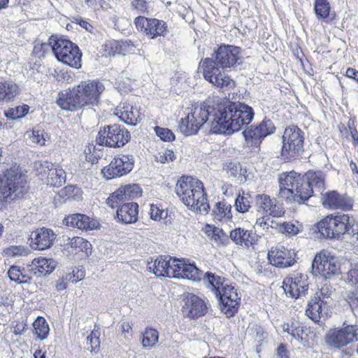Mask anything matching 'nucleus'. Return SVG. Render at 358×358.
<instances>
[{"instance_id": "nucleus-1", "label": "nucleus", "mask_w": 358, "mask_h": 358, "mask_svg": "<svg viewBox=\"0 0 358 358\" xmlns=\"http://www.w3.org/2000/svg\"><path fill=\"white\" fill-rule=\"evenodd\" d=\"M255 117L253 108L243 102H232L217 96L209 97L182 118L178 129L185 136L196 134L205 124L211 133L230 135L250 123Z\"/></svg>"}, {"instance_id": "nucleus-2", "label": "nucleus", "mask_w": 358, "mask_h": 358, "mask_svg": "<svg viewBox=\"0 0 358 358\" xmlns=\"http://www.w3.org/2000/svg\"><path fill=\"white\" fill-rule=\"evenodd\" d=\"M241 63V48L232 45L221 44L211 57L199 62V69L206 80L220 88H233L235 82L222 71Z\"/></svg>"}, {"instance_id": "nucleus-3", "label": "nucleus", "mask_w": 358, "mask_h": 358, "mask_svg": "<svg viewBox=\"0 0 358 358\" xmlns=\"http://www.w3.org/2000/svg\"><path fill=\"white\" fill-rule=\"evenodd\" d=\"M105 90L102 83L96 80L81 81L58 94L57 105L68 111H77L85 107L98 105Z\"/></svg>"}, {"instance_id": "nucleus-4", "label": "nucleus", "mask_w": 358, "mask_h": 358, "mask_svg": "<svg viewBox=\"0 0 358 358\" xmlns=\"http://www.w3.org/2000/svg\"><path fill=\"white\" fill-rule=\"evenodd\" d=\"M315 227L320 238L338 240L346 234L358 239V218L348 214L337 213L327 215Z\"/></svg>"}, {"instance_id": "nucleus-5", "label": "nucleus", "mask_w": 358, "mask_h": 358, "mask_svg": "<svg viewBox=\"0 0 358 358\" xmlns=\"http://www.w3.org/2000/svg\"><path fill=\"white\" fill-rule=\"evenodd\" d=\"M27 192V176L19 166L5 170L0 176V210L11 201L22 198Z\"/></svg>"}, {"instance_id": "nucleus-6", "label": "nucleus", "mask_w": 358, "mask_h": 358, "mask_svg": "<svg viewBox=\"0 0 358 358\" xmlns=\"http://www.w3.org/2000/svg\"><path fill=\"white\" fill-rule=\"evenodd\" d=\"M183 204L200 213H208L210 205L201 181L191 176H182L177 182L175 190Z\"/></svg>"}, {"instance_id": "nucleus-7", "label": "nucleus", "mask_w": 358, "mask_h": 358, "mask_svg": "<svg viewBox=\"0 0 358 358\" xmlns=\"http://www.w3.org/2000/svg\"><path fill=\"white\" fill-rule=\"evenodd\" d=\"M305 133L296 125L285 128L282 136L280 155L287 162L301 157L304 152Z\"/></svg>"}, {"instance_id": "nucleus-8", "label": "nucleus", "mask_w": 358, "mask_h": 358, "mask_svg": "<svg viewBox=\"0 0 358 358\" xmlns=\"http://www.w3.org/2000/svg\"><path fill=\"white\" fill-rule=\"evenodd\" d=\"M50 43L52 53L58 61L76 69L81 68L82 52L76 44L55 36H50Z\"/></svg>"}, {"instance_id": "nucleus-9", "label": "nucleus", "mask_w": 358, "mask_h": 358, "mask_svg": "<svg viewBox=\"0 0 358 358\" xmlns=\"http://www.w3.org/2000/svg\"><path fill=\"white\" fill-rule=\"evenodd\" d=\"M130 138V133L124 127L113 124L100 128L96 137V142L99 145L121 148L127 143Z\"/></svg>"}, {"instance_id": "nucleus-10", "label": "nucleus", "mask_w": 358, "mask_h": 358, "mask_svg": "<svg viewBox=\"0 0 358 358\" xmlns=\"http://www.w3.org/2000/svg\"><path fill=\"white\" fill-rule=\"evenodd\" d=\"M328 346L341 349L350 343L358 341V325L343 322L342 327L330 329L325 337Z\"/></svg>"}, {"instance_id": "nucleus-11", "label": "nucleus", "mask_w": 358, "mask_h": 358, "mask_svg": "<svg viewBox=\"0 0 358 358\" xmlns=\"http://www.w3.org/2000/svg\"><path fill=\"white\" fill-rule=\"evenodd\" d=\"M249 124H245L247 127L243 131V135L247 145L250 147L259 148L263 140L275 131V127L273 121L266 117L257 124L248 126ZM243 127L244 125L241 129Z\"/></svg>"}, {"instance_id": "nucleus-12", "label": "nucleus", "mask_w": 358, "mask_h": 358, "mask_svg": "<svg viewBox=\"0 0 358 358\" xmlns=\"http://www.w3.org/2000/svg\"><path fill=\"white\" fill-rule=\"evenodd\" d=\"M134 166V157L132 155H117L101 169V173L106 180L120 178L129 173Z\"/></svg>"}, {"instance_id": "nucleus-13", "label": "nucleus", "mask_w": 358, "mask_h": 358, "mask_svg": "<svg viewBox=\"0 0 358 358\" xmlns=\"http://www.w3.org/2000/svg\"><path fill=\"white\" fill-rule=\"evenodd\" d=\"M215 296L218 299L220 310L227 317H233L238 312L241 296L234 287L225 282L220 289V294L216 293Z\"/></svg>"}, {"instance_id": "nucleus-14", "label": "nucleus", "mask_w": 358, "mask_h": 358, "mask_svg": "<svg viewBox=\"0 0 358 358\" xmlns=\"http://www.w3.org/2000/svg\"><path fill=\"white\" fill-rule=\"evenodd\" d=\"M134 24L138 31L150 39H155L159 36L165 37L169 32L167 23L157 18L138 16L134 20Z\"/></svg>"}, {"instance_id": "nucleus-15", "label": "nucleus", "mask_w": 358, "mask_h": 358, "mask_svg": "<svg viewBox=\"0 0 358 358\" xmlns=\"http://www.w3.org/2000/svg\"><path fill=\"white\" fill-rule=\"evenodd\" d=\"M340 266L336 258L324 252L317 254L312 263V273L315 276L330 279L339 273Z\"/></svg>"}, {"instance_id": "nucleus-16", "label": "nucleus", "mask_w": 358, "mask_h": 358, "mask_svg": "<svg viewBox=\"0 0 358 358\" xmlns=\"http://www.w3.org/2000/svg\"><path fill=\"white\" fill-rule=\"evenodd\" d=\"M285 294L292 299L306 296L308 290V277L301 272H294L285 278L282 282Z\"/></svg>"}, {"instance_id": "nucleus-17", "label": "nucleus", "mask_w": 358, "mask_h": 358, "mask_svg": "<svg viewBox=\"0 0 358 358\" xmlns=\"http://www.w3.org/2000/svg\"><path fill=\"white\" fill-rule=\"evenodd\" d=\"M321 194L322 205L326 208L343 211L352 210L354 199L346 193L340 194L336 190H331Z\"/></svg>"}, {"instance_id": "nucleus-18", "label": "nucleus", "mask_w": 358, "mask_h": 358, "mask_svg": "<svg viewBox=\"0 0 358 358\" xmlns=\"http://www.w3.org/2000/svg\"><path fill=\"white\" fill-rule=\"evenodd\" d=\"M182 301L183 314L191 319H197L206 314L208 306L205 301L199 296L192 293L184 294Z\"/></svg>"}, {"instance_id": "nucleus-19", "label": "nucleus", "mask_w": 358, "mask_h": 358, "mask_svg": "<svg viewBox=\"0 0 358 358\" xmlns=\"http://www.w3.org/2000/svg\"><path fill=\"white\" fill-rule=\"evenodd\" d=\"M324 288L315 293L308 301L306 309V315L315 322H319L321 318L324 319L327 316V303L322 299V295L324 294Z\"/></svg>"}, {"instance_id": "nucleus-20", "label": "nucleus", "mask_w": 358, "mask_h": 358, "mask_svg": "<svg viewBox=\"0 0 358 358\" xmlns=\"http://www.w3.org/2000/svg\"><path fill=\"white\" fill-rule=\"evenodd\" d=\"M57 235L48 228L37 229L31 233L30 246L34 250H43L50 248L56 239Z\"/></svg>"}, {"instance_id": "nucleus-21", "label": "nucleus", "mask_w": 358, "mask_h": 358, "mask_svg": "<svg viewBox=\"0 0 358 358\" xmlns=\"http://www.w3.org/2000/svg\"><path fill=\"white\" fill-rule=\"evenodd\" d=\"M296 255L294 251L280 246L275 250L268 252V259L272 265L278 268H286L294 264Z\"/></svg>"}, {"instance_id": "nucleus-22", "label": "nucleus", "mask_w": 358, "mask_h": 358, "mask_svg": "<svg viewBox=\"0 0 358 358\" xmlns=\"http://www.w3.org/2000/svg\"><path fill=\"white\" fill-rule=\"evenodd\" d=\"M57 262L53 259L45 257L34 258L31 264H27V271L37 278L43 277L53 272Z\"/></svg>"}, {"instance_id": "nucleus-23", "label": "nucleus", "mask_w": 358, "mask_h": 358, "mask_svg": "<svg viewBox=\"0 0 358 358\" xmlns=\"http://www.w3.org/2000/svg\"><path fill=\"white\" fill-rule=\"evenodd\" d=\"M293 179L294 181H292L291 187H294L296 196L295 202L304 203L313 195L314 190L310 188L303 177H301L300 175L296 176L295 173H293Z\"/></svg>"}, {"instance_id": "nucleus-24", "label": "nucleus", "mask_w": 358, "mask_h": 358, "mask_svg": "<svg viewBox=\"0 0 358 358\" xmlns=\"http://www.w3.org/2000/svg\"><path fill=\"white\" fill-rule=\"evenodd\" d=\"M138 204L136 202L124 203L116 211V218L119 222L132 224L138 220Z\"/></svg>"}, {"instance_id": "nucleus-25", "label": "nucleus", "mask_w": 358, "mask_h": 358, "mask_svg": "<svg viewBox=\"0 0 358 358\" xmlns=\"http://www.w3.org/2000/svg\"><path fill=\"white\" fill-rule=\"evenodd\" d=\"M63 222L68 227L85 231L92 230L97 227V222L95 220H90V217L79 213L66 216Z\"/></svg>"}, {"instance_id": "nucleus-26", "label": "nucleus", "mask_w": 358, "mask_h": 358, "mask_svg": "<svg viewBox=\"0 0 358 358\" xmlns=\"http://www.w3.org/2000/svg\"><path fill=\"white\" fill-rule=\"evenodd\" d=\"M115 113L120 119L129 125H136L141 120L139 110L127 103H121L116 108Z\"/></svg>"}, {"instance_id": "nucleus-27", "label": "nucleus", "mask_w": 358, "mask_h": 358, "mask_svg": "<svg viewBox=\"0 0 358 358\" xmlns=\"http://www.w3.org/2000/svg\"><path fill=\"white\" fill-rule=\"evenodd\" d=\"M256 203L259 208L273 217H280L284 214L280 205L276 203L275 199H271L267 194L256 195Z\"/></svg>"}, {"instance_id": "nucleus-28", "label": "nucleus", "mask_w": 358, "mask_h": 358, "mask_svg": "<svg viewBox=\"0 0 358 358\" xmlns=\"http://www.w3.org/2000/svg\"><path fill=\"white\" fill-rule=\"evenodd\" d=\"M229 238L236 244L249 248L256 241V235L251 230L238 227L231 230Z\"/></svg>"}, {"instance_id": "nucleus-29", "label": "nucleus", "mask_w": 358, "mask_h": 358, "mask_svg": "<svg viewBox=\"0 0 358 358\" xmlns=\"http://www.w3.org/2000/svg\"><path fill=\"white\" fill-rule=\"evenodd\" d=\"M313 9L315 16L319 20L329 22L336 17V13L334 11H331L328 0H314Z\"/></svg>"}, {"instance_id": "nucleus-30", "label": "nucleus", "mask_w": 358, "mask_h": 358, "mask_svg": "<svg viewBox=\"0 0 358 358\" xmlns=\"http://www.w3.org/2000/svg\"><path fill=\"white\" fill-rule=\"evenodd\" d=\"M292 181L293 179V173H290L288 175H285L282 178H279V197L285 200L287 203L295 202V192L294 187H291L292 185Z\"/></svg>"}, {"instance_id": "nucleus-31", "label": "nucleus", "mask_w": 358, "mask_h": 358, "mask_svg": "<svg viewBox=\"0 0 358 358\" xmlns=\"http://www.w3.org/2000/svg\"><path fill=\"white\" fill-rule=\"evenodd\" d=\"M172 259L169 255H162L157 257L153 264V273L159 277H169V270H171Z\"/></svg>"}, {"instance_id": "nucleus-32", "label": "nucleus", "mask_w": 358, "mask_h": 358, "mask_svg": "<svg viewBox=\"0 0 358 358\" xmlns=\"http://www.w3.org/2000/svg\"><path fill=\"white\" fill-rule=\"evenodd\" d=\"M310 188L321 192L324 189V174L322 171H308L303 176Z\"/></svg>"}, {"instance_id": "nucleus-33", "label": "nucleus", "mask_w": 358, "mask_h": 358, "mask_svg": "<svg viewBox=\"0 0 358 358\" xmlns=\"http://www.w3.org/2000/svg\"><path fill=\"white\" fill-rule=\"evenodd\" d=\"M284 332H287L292 338L304 344L307 340L303 337L306 328L303 326L299 321L292 320L290 322L284 324L282 326Z\"/></svg>"}, {"instance_id": "nucleus-34", "label": "nucleus", "mask_w": 358, "mask_h": 358, "mask_svg": "<svg viewBox=\"0 0 358 358\" xmlns=\"http://www.w3.org/2000/svg\"><path fill=\"white\" fill-rule=\"evenodd\" d=\"M19 87L11 80L0 82V101H8L17 96Z\"/></svg>"}, {"instance_id": "nucleus-35", "label": "nucleus", "mask_w": 358, "mask_h": 358, "mask_svg": "<svg viewBox=\"0 0 358 358\" xmlns=\"http://www.w3.org/2000/svg\"><path fill=\"white\" fill-rule=\"evenodd\" d=\"M66 180V171L58 164H55L48 179H47V184L55 187H59L65 184Z\"/></svg>"}, {"instance_id": "nucleus-36", "label": "nucleus", "mask_w": 358, "mask_h": 358, "mask_svg": "<svg viewBox=\"0 0 358 358\" xmlns=\"http://www.w3.org/2000/svg\"><path fill=\"white\" fill-rule=\"evenodd\" d=\"M34 334L40 341L46 339L50 333V327L46 320L42 316H38L32 324Z\"/></svg>"}, {"instance_id": "nucleus-37", "label": "nucleus", "mask_w": 358, "mask_h": 358, "mask_svg": "<svg viewBox=\"0 0 358 358\" xmlns=\"http://www.w3.org/2000/svg\"><path fill=\"white\" fill-rule=\"evenodd\" d=\"M203 278L208 283V288H209L215 294L216 293L220 294V289H221L223 285L226 282L224 278L210 271L204 273Z\"/></svg>"}, {"instance_id": "nucleus-38", "label": "nucleus", "mask_w": 358, "mask_h": 358, "mask_svg": "<svg viewBox=\"0 0 358 358\" xmlns=\"http://www.w3.org/2000/svg\"><path fill=\"white\" fill-rule=\"evenodd\" d=\"M69 245L76 252H83L87 256L92 253V244L83 238L73 237L70 239Z\"/></svg>"}, {"instance_id": "nucleus-39", "label": "nucleus", "mask_w": 358, "mask_h": 358, "mask_svg": "<svg viewBox=\"0 0 358 358\" xmlns=\"http://www.w3.org/2000/svg\"><path fill=\"white\" fill-rule=\"evenodd\" d=\"M124 189L120 187L112 193L106 200V203L112 208H118L124 203H129L127 198H124Z\"/></svg>"}, {"instance_id": "nucleus-40", "label": "nucleus", "mask_w": 358, "mask_h": 358, "mask_svg": "<svg viewBox=\"0 0 358 358\" xmlns=\"http://www.w3.org/2000/svg\"><path fill=\"white\" fill-rule=\"evenodd\" d=\"M54 166V164L48 161H39L36 162L35 166L36 174L42 180H45L47 182V179H48V176H50Z\"/></svg>"}, {"instance_id": "nucleus-41", "label": "nucleus", "mask_w": 358, "mask_h": 358, "mask_svg": "<svg viewBox=\"0 0 358 358\" xmlns=\"http://www.w3.org/2000/svg\"><path fill=\"white\" fill-rule=\"evenodd\" d=\"M203 273L194 264H187L183 268L182 276L180 278H185L192 281H198L201 279Z\"/></svg>"}, {"instance_id": "nucleus-42", "label": "nucleus", "mask_w": 358, "mask_h": 358, "mask_svg": "<svg viewBox=\"0 0 358 358\" xmlns=\"http://www.w3.org/2000/svg\"><path fill=\"white\" fill-rule=\"evenodd\" d=\"M159 332L152 328H147L143 335L142 345L144 348H152L158 342Z\"/></svg>"}, {"instance_id": "nucleus-43", "label": "nucleus", "mask_w": 358, "mask_h": 358, "mask_svg": "<svg viewBox=\"0 0 358 358\" xmlns=\"http://www.w3.org/2000/svg\"><path fill=\"white\" fill-rule=\"evenodd\" d=\"M250 199V194H245L244 192H243L242 194L239 193L235 200L234 206L236 210L241 213L248 212L251 207Z\"/></svg>"}, {"instance_id": "nucleus-44", "label": "nucleus", "mask_w": 358, "mask_h": 358, "mask_svg": "<svg viewBox=\"0 0 358 358\" xmlns=\"http://www.w3.org/2000/svg\"><path fill=\"white\" fill-rule=\"evenodd\" d=\"M208 227L210 230L207 231V234L208 236H211L212 239L216 243L222 245H226L228 243L229 237L222 229L210 226H208Z\"/></svg>"}, {"instance_id": "nucleus-45", "label": "nucleus", "mask_w": 358, "mask_h": 358, "mask_svg": "<svg viewBox=\"0 0 358 358\" xmlns=\"http://www.w3.org/2000/svg\"><path fill=\"white\" fill-rule=\"evenodd\" d=\"M121 187L124 189V198H127L128 201L138 198L142 194V189L138 184L122 185Z\"/></svg>"}, {"instance_id": "nucleus-46", "label": "nucleus", "mask_w": 358, "mask_h": 358, "mask_svg": "<svg viewBox=\"0 0 358 358\" xmlns=\"http://www.w3.org/2000/svg\"><path fill=\"white\" fill-rule=\"evenodd\" d=\"M186 264L183 260L173 257L171 270H169V278H180Z\"/></svg>"}, {"instance_id": "nucleus-47", "label": "nucleus", "mask_w": 358, "mask_h": 358, "mask_svg": "<svg viewBox=\"0 0 358 358\" xmlns=\"http://www.w3.org/2000/svg\"><path fill=\"white\" fill-rule=\"evenodd\" d=\"M83 191L76 185H68L62 189V196L66 199L79 201L82 199Z\"/></svg>"}, {"instance_id": "nucleus-48", "label": "nucleus", "mask_w": 358, "mask_h": 358, "mask_svg": "<svg viewBox=\"0 0 358 358\" xmlns=\"http://www.w3.org/2000/svg\"><path fill=\"white\" fill-rule=\"evenodd\" d=\"M3 252L9 257H24L29 255L30 250L22 245H12L4 249Z\"/></svg>"}, {"instance_id": "nucleus-49", "label": "nucleus", "mask_w": 358, "mask_h": 358, "mask_svg": "<svg viewBox=\"0 0 358 358\" xmlns=\"http://www.w3.org/2000/svg\"><path fill=\"white\" fill-rule=\"evenodd\" d=\"M29 111V106L24 105L22 106H17L14 108H9L5 111V115L7 118L11 120H18L24 117Z\"/></svg>"}, {"instance_id": "nucleus-50", "label": "nucleus", "mask_w": 358, "mask_h": 358, "mask_svg": "<svg viewBox=\"0 0 358 358\" xmlns=\"http://www.w3.org/2000/svg\"><path fill=\"white\" fill-rule=\"evenodd\" d=\"M231 206L230 204H227L224 201H220L216 203L213 213L219 219L222 217L229 218L231 217Z\"/></svg>"}, {"instance_id": "nucleus-51", "label": "nucleus", "mask_w": 358, "mask_h": 358, "mask_svg": "<svg viewBox=\"0 0 358 358\" xmlns=\"http://www.w3.org/2000/svg\"><path fill=\"white\" fill-rule=\"evenodd\" d=\"M51 50L52 51V43H50V37L49 38L48 43H42L41 44H36L34 47L32 54L36 57H44L45 54Z\"/></svg>"}, {"instance_id": "nucleus-52", "label": "nucleus", "mask_w": 358, "mask_h": 358, "mask_svg": "<svg viewBox=\"0 0 358 358\" xmlns=\"http://www.w3.org/2000/svg\"><path fill=\"white\" fill-rule=\"evenodd\" d=\"M155 131L157 136L163 141L171 142L175 140V134L168 128H163L157 126L155 127Z\"/></svg>"}, {"instance_id": "nucleus-53", "label": "nucleus", "mask_w": 358, "mask_h": 358, "mask_svg": "<svg viewBox=\"0 0 358 358\" xmlns=\"http://www.w3.org/2000/svg\"><path fill=\"white\" fill-rule=\"evenodd\" d=\"M155 158L157 162L164 164L170 161L173 162L176 159V155L172 150H166L158 152Z\"/></svg>"}, {"instance_id": "nucleus-54", "label": "nucleus", "mask_w": 358, "mask_h": 358, "mask_svg": "<svg viewBox=\"0 0 358 358\" xmlns=\"http://www.w3.org/2000/svg\"><path fill=\"white\" fill-rule=\"evenodd\" d=\"M134 46L131 41H115L114 42V48L115 52L118 54L125 55L127 52H129V46Z\"/></svg>"}, {"instance_id": "nucleus-55", "label": "nucleus", "mask_w": 358, "mask_h": 358, "mask_svg": "<svg viewBox=\"0 0 358 358\" xmlns=\"http://www.w3.org/2000/svg\"><path fill=\"white\" fill-rule=\"evenodd\" d=\"M87 345H90L91 351L95 350L100 346V341L97 333L92 331L91 334L87 337Z\"/></svg>"}, {"instance_id": "nucleus-56", "label": "nucleus", "mask_w": 358, "mask_h": 358, "mask_svg": "<svg viewBox=\"0 0 358 358\" xmlns=\"http://www.w3.org/2000/svg\"><path fill=\"white\" fill-rule=\"evenodd\" d=\"M8 275L10 280L18 283L20 277L22 275V268L17 266L13 265L8 269Z\"/></svg>"}, {"instance_id": "nucleus-57", "label": "nucleus", "mask_w": 358, "mask_h": 358, "mask_svg": "<svg viewBox=\"0 0 358 358\" xmlns=\"http://www.w3.org/2000/svg\"><path fill=\"white\" fill-rule=\"evenodd\" d=\"M347 276L349 282L358 289V264L348 272Z\"/></svg>"}, {"instance_id": "nucleus-58", "label": "nucleus", "mask_w": 358, "mask_h": 358, "mask_svg": "<svg viewBox=\"0 0 358 358\" xmlns=\"http://www.w3.org/2000/svg\"><path fill=\"white\" fill-rule=\"evenodd\" d=\"M227 172L228 173L233 177H236L238 175H242V171L240 164H234V163H229L227 165Z\"/></svg>"}, {"instance_id": "nucleus-59", "label": "nucleus", "mask_w": 358, "mask_h": 358, "mask_svg": "<svg viewBox=\"0 0 358 358\" xmlns=\"http://www.w3.org/2000/svg\"><path fill=\"white\" fill-rule=\"evenodd\" d=\"M131 5L135 10L141 13H146L148 10L147 2L145 0H134Z\"/></svg>"}, {"instance_id": "nucleus-60", "label": "nucleus", "mask_w": 358, "mask_h": 358, "mask_svg": "<svg viewBox=\"0 0 358 358\" xmlns=\"http://www.w3.org/2000/svg\"><path fill=\"white\" fill-rule=\"evenodd\" d=\"M150 210L151 219L154 220L162 219L164 211L163 210L159 209L157 205L151 204Z\"/></svg>"}, {"instance_id": "nucleus-61", "label": "nucleus", "mask_w": 358, "mask_h": 358, "mask_svg": "<svg viewBox=\"0 0 358 358\" xmlns=\"http://www.w3.org/2000/svg\"><path fill=\"white\" fill-rule=\"evenodd\" d=\"M277 358H289V352L285 343H280L276 350Z\"/></svg>"}, {"instance_id": "nucleus-62", "label": "nucleus", "mask_w": 358, "mask_h": 358, "mask_svg": "<svg viewBox=\"0 0 358 358\" xmlns=\"http://www.w3.org/2000/svg\"><path fill=\"white\" fill-rule=\"evenodd\" d=\"M31 274L27 271V268H22V275L20 277L18 284L30 283L32 281V277Z\"/></svg>"}, {"instance_id": "nucleus-63", "label": "nucleus", "mask_w": 358, "mask_h": 358, "mask_svg": "<svg viewBox=\"0 0 358 358\" xmlns=\"http://www.w3.org/2000/svg\"><path fill=\"white\" fill-rule=\"evenodd\" d=\"M284 230L287 234L291 236L296 235L299 232L298 227L292 223H285Z\"/></svg>"}, {"instance_id": "nucleus-64", "label": "nucleus", "mask_w": 358, "mask_h": 358, "mask_svg": "<svg viewBox=\"0 0 358 358\" xmlns=\"http://www.w3.org/2000/svg\"><path fill=\"white\" fill-rule=\"evenodd\" d=\"M345 76L358 83V71L353 68H348Z\"/></svg>"}]
</instances>
